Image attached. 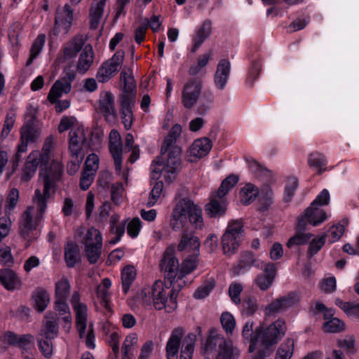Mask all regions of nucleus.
<instances>
[{"label": "nucleus", "mask_w": 359, "mask_h": 359, "mask_svg": "<svg viewBox=\"0 0 359 359\" xmlns=\"http://www.w3.org/2000/svg\"><path fill=\"white\" fill-rule=\"evenodd\" d=\"M72 85L69 81L57 80L52 86L48 95V100L50 103L56 102V100L62 97L63 94H67L70 92Z\"/></svg>", "instance_id": "c756f323"}, {"label": "nucleus", "mask_w": 359, "mask_h": 359, "mask_svg": "<svg viewBox=\"0 0 359 359\" xmlns=\"http://www.w3.org/2000/svg\"><path fill=\"white\" fill-rule=\"evenodd\" d=\"M264 273L258 275L255 279V283L262 291L268 290L273 282L276 276V266L273 263H267L263 265Z\"/></svg>", "instance_id": "4be33fe9"}, {"label": "nucleus", "mask_w": 359, "mask_h": 359, "mask_svg": "<svg viewBox=\"0 0 359 359\" xmlns=\"http://www.w3.org/2000/svg\"><path fill=\"white\" fill-rule=\"evenodd\" d=\"M238 182V176L230 175L222 182L217 192L212 194L210 202L205 205L206 213L210 217H219L224 214L227 205V201L224 196Z\"/></svg>", "instance_id": "0eeeda50"}, {"label": "nucleus", "mask_w": 359, "mask_h": 359, "mask_svg": "<svg viewBox=\"0 0 359 359\" xmlns=\"http://www.w3.org/2000/svg\"><path fill=\"white\" fill-rule=\"evenodd\" d=\"M160 268L164 273L165 278L167 280L170 285H174L176 283V287H182L180 282H177L180 271L179 262L174 255L167 250L163 255V257L160 264Z\"/></svg>", "instance_id": "f8f14e48"}, {"label": "nucleus", "mask_w": 359, "mask_h": 359, "mask_svg": "<svg viewBox=\"0 0 359 359\" xmlns=\"http://www.w3.org/2000/svg\"><path fill=\"white\" fill-rule=\"evenodd\" d=\"M198 256L190 255L186 258L182 264L177 282L182 281L183 277L191 273L197 266Z\"/></svg>", "instance_id": "ea45409f"}, {"label": "nucleus", "mask_w": 359, "mask_h": 359, "mask_svg": "<svg viewBox=\"0 0 359 359\" xmlns=\"http://www.w3.org/2000/svg\"><path fill=\"white\" fill-rule=\"evenodd\" d=\"M107 0H94L89 8V22L91 29H97L104 22V11Z\"/></svg>", "instance_id": "412c9836"}, {"label": "nucleus", "mask_w": 359, "mask_h": 359, "mask_svg": "<svg viewBox=\"0 0 359 359\" xmlns=\"http://www.w3.org/2000/svg\"><path fill=\"white\" fill-rule=\"evenodd\" d=\"M45 43V35L40 34L34 40L30 50V57L26 62V65H30L33 60L40 53Z\"/></svg>", "instance_id": "de8ad7c7"}, {"label": "nucleus", "mask_w": 359, "mask_h": 359, "mask_svg": "<svg viewBox=\"0 0 359 359\" xmlns=\"http://www.w3.org/2000/svg\"><path fill=\"white\" fill-rule=\"evenodd\" d=\"M336 304L348 316H354L359 318V303L354 304L338 299L336 300Z\"/></svg>", "instance_id": "4d7b16f0"}, {"label": "nucleus", "mask_w": 359, "mask_h": 359, "mask_svg": "<svg viewBox=\"0 0 359 359\" xmlns=\"http://www.w3.org/2000/svg\"><path fill=\"white\" fill-rule=\"evenodd\" d=\"M40 163L41 165H46L44 162H42L40 151L35 150L32 151L27 157L22 170L21 180L27 182L33 177Z\"/></svg>", "instance_id": "6ab92c4d"}, {"label": "nucleus", "mask_w": 359, "mask_h": 359, "mask_svg": "<svg viewBox=\"0 0 359 359\" xmlns=\"http://www.w3.org/2000/svg\"><path fill=\"white\" fill-rule=\"evenodd\" d=\"M51 340L52 339H44L43 337L37 339L39 348L43 355L46 358H50L53 355V348Z\"/></svg>", "instance_id": "e2e57ef3"}, {"label": "nucleus", "mask_w": 359, "mask_h": 359, "mask_svg": "<svg viewBox=\"0 0 359 359\" xmlns=\"http://www.w3.org/2000/svg\"><path fill=\"white\" fill-rule=\"evenodd\" d=\"M348 220L344 219L337 225L332 226L326 234V237L329 238L330 243H334L338 241L344 234L345 227L348 225Z\"/></svg>", "instance_id": "79ce46f5"}, {"label": "nucleus", "mask_w": 359, "mask_h": 359, "mask_svg": "<svg viewBox=\"0 0 359 359\" xmlns=\"http://www.w3.org/2000/svg\"><path fill=\"white\" fill-rule=\"evenodd\" d=\"M123 192V184L121 182L112 184L111 186V198L112 201L116 204H119L122 201V195Z\"/></svg>", "instance_id": "774afa93"}, {"label": "nucleus", "mask_w": 359, "mask_h": 359, "mask_svg": "<svg viewBox=\"0 0 359 359\" xmlns=\"http://www.w3.org/2000/svg\"><path fill=\"white\" fill-rule=\"evenodd\" d=\"M259 305L255 297H247L244 298L242 303V313L247 316L254 315L258 310Z\"/></svg>", "instance_id": "3c124183"}, {"label": "nucleus", "mask_w": 359, "mask_h": 359, "mask_svg": "<svg viewBox=\"0 0 359 359\" xmlns=\"http://www.w3.org/2000/svg\"><path fill=\"white\" fill-rule=\"evenodd\" d=\"M161 172H163L165 180L168 183L172 182L175 180V178L170 180V178H168V161L166 162V165H163L159 161H154L153 163L151 165V180H158ZM169 175H170V173H169Z\"/></svg>", "instance_id": "a19ab883"}, {"label": "nucleus", "mask_w": 359, "mask_h": 359, "mask_svg": "<svg viewBox=\"0 0 359 359\" xmlns=\"http://www.w3.org/2000/svg\"><path fill=\"white\" fill-rule=\"evenodd\" d=\"M74 309L76 312V328L79 337L82 339L87 325V306L85 304H76Z\"/></svg>", "instance_id": "2f4dec72"}, {"label": "nucleus", "mask_w": 359, "mask_h": 359, "mask_svg": "<svg viewBox=\"0 0 359 359\" xmlns=\"http://www.w3.org/2000/svg\"><path fill=\"white\" fill-rule=\"evenodd\" d=\"M287 330L285 321L278 318L269 326L257 327L259 333L258 348L265 355H271L273 346L284 337Z\"/></svg>", "instance_id": "20e7f679"}, {"label": "nucleus", "mask_w": 359, "mask_h": 359, "mask_svg": "<svg viewBox=\"0 0 359 359\" xmlns=\"http://www.w3.org/2000/svg\"><path fill=\"white\" fill-rule=\"evenodd\" d=\"M254 322L252 320L247 321L243 327L242 337L245 341L250 343L249 351L253 352L259 344V333L257 328L253 330Z\"/></svg>", "instance_id": "cd10ccee"}, {"label": "nucleus", "mask_w": 359, "mask_h": 359, "mask_svg": "<svg viewBox=\"0 0 359 359\" xmlns=\"http://www.w3.org/2000/svg\"><path fill=\"white\" fill-rule=\"evenodd\" d=\"M99 110L103 114L105 120L109 123H113L116 118L114 96L109 91H103L99 98Z\"/></svg>", "instance_id": "f3484780"}, {"label": "nucleus", "mask_w": 359, "mask_h": 359, "mask_svg": "<svg viewBox=\"0 0 359 359\" xmlns=\"http://www.w3.org/2000/svg\"><path fill=\"white\" fill-rule=\"evenodd\" d=\"M313 237L311 233H299L291 237L287 242V247L292 248L295 245H304L307 243Z\"/></svg>", "instance_id": "680f3d73"}, {"label": "nucleus", "mask_w": 359, "mask_h": 359, "mask_svg": "<svg viewBox=\"0 0 359 359\" xmlns=\"http://www.w3.org/2000/svg\"><path fill=\"white\" fill-rule=\"evenodd\" d=\"M70 284L67 278L62 277L55 283V298L60 299H67L69 291Z\"/></svg>", "instance_id": "a18cd8bd"}, {"label": "nucleus", "mask_w": 359, "mask_h": 359, "mask_svg": "<svg viewBox=\"0 0 359 359\" xmlns=\"http://www.w3.org/2000/svg\"><path fill=\"white\" fill-rule=\"evenodd\" d=\"M222 328L227 334H232L236 327V320L233 315L229 312H224L220 317Z\"/></svg>", "instance_id": "13d9d810"}, {"label": "nucleus", "mask_w": 359, "mask_h": 359, "mask_svg": "<svg viewBox=\"0 0 359 359\" xmlns=\"http://www.w3.org/2000/svg\"><path fill=\"white\" fill-rule=\"evenodd\" d=\"M201 97V104L198 108V113L205 114L210 108V104L214 102V93L211 90H205L202 92Z\"/></svg>", "instance_id": "864d4df0"}, {"label": "nucleus", "mask_w": 359, "mask_h": 359, "mask_svg": "<svg viewBox=\"0 0 359 359\" xmlns=\"http://www.w3.org/2000/svg\"><path fill=\"white\" fill-rule=\"evenodd\" d=\"M174 210L185 217L196 229H201L204 225L201 209L187 198L180 199L175 205Z\"/></svg>", "instance_id": "9d476101"}, {"label": "nucleus", "mask_w": 359, "mask_h": 359, "mask_svg": "<svg viewBox=\"0 0 359 359\" xmlns=\"http://www.w3.org/2000/svg\"><path fill=\"white\" fill-rule=\"evenodd\" d=\"M136 270L132 266H127L123 268L121 273V283L123 291L126 294L136 278Z\"/></svg>", "instance_id": "4c0bfd02"}, {"label": "nucleus", "mask_w": 359, "mask_h": 359, "mask_svg": "<svg viewBox=\"0 0 359 359\" xmlns=\"http://www.w3.org/2000/svg\"><path fill=\"white\" fill-rule=\"evenodd\" d=\"M182 132L181 126L175 124L172 127L169 131L168 135L163 142L161 154L163 156L166 152H168V175L170 180L174 179L176 177V172L180 165V155L182 149L180 147L175 146L177 138L180 135Z\"/></svg>", "instance_id": "39448f33"}, {"label": "nucleus", "mask_w": 359, "mask_h": 359, "mask_svg": "<svg viewBox=\"0 0 359 359\" xmlns=\"http://www.w3.org/2000/svg\"><path fill=\"white\" fill-rule=\"evenodd\" d=\"M65 259L69 268L74 267L79 259V248L72 242H68L65 247Z\"/></svg>", "instance_id": "f704fd0d"}, {"label": "nucleus", "mask_w": 359, "mask_h": 359, "mask_svg": "<svg viewBox=\"0 0 359 359\" xmlns=\"http://www.w3.org/2000/svg\"><path fill=\"white\" fill-rule=\"evenodd\" d=\"M120 80L123 83V93L121 97L128 95L135 99L136 86L131 69H123L120 74Z\"/></svg>", "instance_id": "bb28decb"}, {"label": "nucleus", "mask_w": 359, "mask_h": 359, "mask_svg": "<svg viewBox=\"0 0 359 359\" xmlns=\"http://www.w3.org/2000/svg\"><path fill=\"white\" fill-rule=\"evenodd\" d=\"M94 53L91 46H86L79 55L76 70L80 74H85L93 62Z\"/></svg>", "instance_id": "c85d7f7f"}, {"label": "nucleus", "mask_w": 359, "mask_h": 359, "mask_svg": "<svg viewBox=\"0 0 359 359\" xmlns=\"http://www.w3.org/2000/svg\"><path fill=\"white\" fill-rule=\"evenodd\" d=\"M39 336L46 339H53L57 337L58 326L55 320H47L41 329Z\"/></svg>", "instance_id": "c9c22d12"}, {"label": "nucleus", "mask_w": 359, "mask_h": 359, "mask_svg": "<svg viewBox=\"0 0 359 359\" xmlns=\"http://www.w3.org/2000/svg\"><path fill=\"white\" fill-rule=\"evenodd\" d=\"M78 122L74 116H63L58 126V131L62 133L69 129L76 128Z\"/></svg>", "instance_id": "69168bd1"}, {"label": "nucleus", "mask_w": 359, "mask_h": 359, "mask_svg": "<svg viewBox=\"0 0 359 359\" xmlns=\"http://www.w3.org/2000/svg\"><path fill=\"white\" fill-rule=\"evenodd\" d=\"M85 253L88 261L90 264H95L101 256L102 245H84Z\"/></svg>", "instance_id": "603ef678"}, {"label": "nucleus", "mask_w": 359, "mask_h": 359, "mask_svg": "<svg viewBox=\"0 0 359 359\" xmlns=\"http://www.w3.org/2000/svg\"><path fill=\"white\" fill-rule=\"evenodd\" d=\"M263 264L259 260L255 257V255L250 252H245L242 254L240 261L239 266L241 268H246L252 266L262 269Z\"/></svg>", "instance_id": "49530a36"}, {"label": "nucleus", "mask_w": 359, "mask_h": 359, "mask_svg": "<svg viewBox=\"0 0 359 359\" xmlns=\"http://www.w3.org/2000/svg\"><path fill=\"white\" fill-rule=\"evenodd\" d=\"M74 19V10L68 4H65L62 8H58L55 18V27H63L68 29Z\"/></svg>", "instance_id": "b1692460"}, {"label": "nucleus", "mask_w": 359, "mask_h": 359, "mask_svg": "<svg viewBox=\"0 0 359 359\" xmlns=\"http://www.w3.org/2000/svg\"><path fill=\"white\" fill-rule=\"evenodd\" d=\"M85 140L83 128L77 127L72 129L69 134V150L70 153L84 154L82 146Z\"/></svg>", "instance_id": "5701e85b"}, {"label": "nucleus", "mask_w": 359, "mask_h": 359, "mask_svg": "<svg viewBox=\"0 0 359 359\" xmlns=\"http://www.w3.org/2000/svg\"><path fill=\"white\" fill-rule=\"evenodd\" d=\"M203 88L202 79L191 78L183 84L181 90V103L187 109L194 108L199 101Z\"/></svg>", "instance_id": "1a4fd4ad"}, {"label": "nucleus", "mask_w": 359, "mask_h": 359, "mask_svg": "<svg viewBox=\"0 0 359 359\" xmlns=\"http://www.w3.org/2000/svg\"><path fill=\"white\" fill-rule=\"evenodd\" d=\"M84 41L81 37H75L64 48V55L67 58L74 57L82 49Z\"/></svg>", "instance_id": "58836bf2"}, {"label": "nucleus", "mask_w": 359, "mask_h": 359, "mask_svg": "<svg viewBox=\"0 0 359 359\" xmlns=\"http://www.w3.org/2000/svg\"><path fill=\"white\" fill-rule=\"evenodd\" d=\"M185 330L182 327H175L170 333L165 346L167 359H178L181 347L180 359H192L196 335L189 333L184 337Z\"/></svg>", "instance_id": "7ed1b4c3"}, {"label": "nucleus", "mask_w": 359, "mask_h": 359, "mask_svg": "<svg viewBox=\"0 0 359 359\" xmlns=\"http://www.w3.org/2000/svg\"><path fill=\"white\" fill-rule=\"evenodd\" d=\"M121 114L122 122L126 130L130 128L133 123V112L132 107L134 104L135 100L131 97L126 95L121 97Z\"/></svg>", "instance_id": "a878e982"}, {"label": "nucleus", "mask_w": 359, "mask_h": 359, "mask_svg": "<svg viewBox=\"0 0 359 359\" xmlns=\"http://www.w3.org/2000/svg\"><path fill=\"white\" fill-rule=\"evenodd\" d=\"M294 341L287 339L279 346L275 359H290L294 351Z\"/></svg>", "instance_id": "37998d69"}, {"label": "nucleus", "mask_w": 359, "mask_h": 359, "mask_svg": "<svg viewBox=\"0 0 359 359\" xmlns=\"http://www.w3.org/2000/svg\"><path fill=\"white\" fill-rule=\"evenodd\" d=\"M187 222L188 220L185 217L172 210L169 222L170 227L172 231H180L187 225Z\"/></svg>", "instance_id": "09e8293b"}, {"label": "nucleus", "mask_w": 359, "mask_h": 359, "mask_svg": "<svg viewBox=\"0 0 359 359\" xmlns=\"http://www.w3.org/2000/svg\"><path fill=\"white\" fill-rule=\"evenodd\" d=\"M84 245H102V237L99 230L95 228L89 229L83 238Z\"/></svg>", "instance_id": "8fccbe9b"}, {"label": "nucleus", "mask_w": 359, "mask_h": 359, "mask_svg": "<svg viewBox=\"0 0 359 359\" xmlns=\"http://www.w3.org/2000/svg\"><path fill=\"white\" fill-rule=\"evenodd\" d=\"M70 154V160L67 165V170L70 175H74L79 170L83 160L84 154Z\"/></svg>", "instance_id": "5fc2aeb1"}, {"label": "nucleus", "mask_w": 359, "mask_h": 359, "mask_svg": "<svg viewBox=\"0 0 359 359\" xmlns=\"http://www.w3.org/2000/svg\"><path fill=\"white\" fill-rule=\"evenodd\" d=\"M327 163L325 156L318 152H314L310 154L308 163L311 167H315L319 169L318 172L320 174L322 172V167L325 165Z\"/></svg>", "instance_id": "bf43d9fd"}, {"label": "nucleus", "mask_w": 359, "mask_h": 359, "mask_svg": "<svg viewBox=\"0 0 359 359\" xmlns=\"http://www.w3.org/2000/svg\"><path fill=\"white\" fill-rule=\"evenodd\" d=\"M212 32V22L210 20L203 22L201 27L197 30L194 38V47L192 52H196L204 41L209 37Z\"/></svg>", "instance_id": "473e14b6"}, {"label": "nucleus", "mask_w": 359, "mask_h": 359, "mask_svg": "<svg viewBox=\"0 0 359 359\" xmlns=\"http://www.w3.org/2000/svg\"><path fill=\"white\" fill-rule=\"evenodd\" d=\"M243 223L241 219L229 222L222 237L223 252L225 255H232L238 248L243 237Z\"/></svg>", "instance_id": "6e6552de"}, {"label": "nucleus", "mask_w": 359, "mask_h": 359, "mask_svg": "<svg viewBox=\"0 0 359 359\" xmlns=\"http://www.w3.org/2000/svg\"><path fill=\"white\" fill-rule=\"evenodd\" d=\"M125 57L123 50H117L114 55L106 60L99 68L96 78L100 83H106L121 68Z\"/></svg>", "instance_id": "9b49d317"}, {"label": "nucleus", "mask_w": 359, "mask_h": 359, "mask_svg": "<svg viewBox=\"0 0 359 359\" xmlns=\"http://www.w3.org/2000/svg\"><path fill=\"white\" fill-rule=\"evenodd\" d=\"M231 64L227 60H221L214 74V85L215 88L222 91L225 89L229 79Z\"/></svg>", "instance_id": "aec40b11"}, {"label": "nucleus", "mask_w": 359, "mask_h": 359, "mask_svg": "<svg viewBox=\"0 0 359 359\" xmlns=\"http://www.w3.org/2000/svg\"><path fill=\"white\" fill-rule=\"evenodd\" d=\"M345 325L344 322L337 318H332L330 320L325 322L323 330L325 332L336 333L344 330Z\"/></svg>", "instance_id": "6e6d98bb"}, {"label": "nucleus", "mask_w": 359, "mask_h": 359, "mask_svg": "<svg viewBox=\"0 0 359 359\" xmlns=\"http://www.w3.org/2000/svg\"><path fill=\"white\" fill-rule=\"evenodd\" d=\"M20 198L19 191L15 188H12L6 199V203L4 206L5 215L11 216L16 207Z\"/></svg>", "instance_id": "c03bdc74"}, {"label": "nucleus", "mask_w": 359, "mask_h": 359, "mask_svg": "<svg viewBox=\"0 0 359 359\" xmlns=\"http://www.w3.org/2000/svg\"><path fill=\"white\" fill-rule=\"evenodd\" d=\"M212 148V142L208 137L195 140L189 149L191 156L201 158L207 155Z\"/></svg>", "instance_id": "7c9ffc66"}, {"label": "nucleus", "mask_w": 359, "mask_h": 359, "mask_svg": "<svg viewBox=\"0 0 359 359\" xmlns=\"http://www.w3.org/2000/svg\"><path fill=\"white\" fill-rule=\"evenodd\" d=\"M0 283L8 290L19 289L21 281L17 274L10 269L0 270Z\"/></svg>", "instance_id": "393cba45"}, {"label": "nucleus", "mask_w": 359, "mask_h": 359, "mask_svg": "<svg viewBox=\"0 0 359 359\" xmlns=\"http://www.w3.org/2000/svg\"><path fill=\"white\" fill-rule=\"evenodd\" d=\"M109 149L114 159L115 169L118 173L122 170L123 144L120 133L113 129L109 136Z\"/></svg>", "instance_id": "dca6fc26"}, {"label": "nucleus", "mask_w": 359, "mask_h": 359, "mask_svg": "<svg viewBox=\"0 0 359 359\" xmlns=\"http://www.w3.org/2000/svg\"><path fill=\"white\" fill-rule=\"evenodd\" d=\"M259 194L258 189L252 184H247L240 191V200L244 205H248L255 200Z\"/></svg>", "instance_id": "e433bc0d"}, {"label": "nucleus", "mask_w": 359, "mask_h": 359, "mask_svg": "<svg viewBox=\"0 0 359 359\" xmlns=\"http://www.w3.org/2000/svg\"><path fill=\"white\" fill-rule=\"evenodd\" d=\"M216 351L215 359H238L240 351L216 330H211L204 346V353Z\"/></svg>", "instance_id": "423d86ee"}, {"label": "nucleus", "mask_w": 359, "mask_h": 359, "mask_svg": "<svg viewBox=\"0 0 359 359\" xmlns=\"http://www.w3.org/2000/svg\"><path fill=\"white\" fill-rule=\"evenodd\" d=\"M32 299L35 308L39 311H43L50 302V296L47 291L41 287L36 288L32 293Z\"/></svg>", "instance_id": "72a5a7b5"}, {"label": "nucleus", "mask_w": 359, "mask_h": 359, "mask_svg": "<svg viewBox=\"0 0 359 359\" xmlns=\"http://www.w3.org/2000/svg\"><path fill=\"white\" fill-rule=\"evenodd\" d=\"M62 173V165L58 161H53L49 172L43 180L42 189H36L32 197V205L28 206L22 213L18 222V232L25 239H30L31 235L41 222L47 208L50 197V189Z\"/></svg>", "instance_id": "f257e3e1"}, {"label": "nucleus", "mask_w": 359, "mask_h": 359, "mask_svg": "<svg viewBox=\"0 0 359 359\" xmlns=\"http://www.w3.org/2000/svg\"><path fill=\"white\" fill-rule=\"evenodd\" d=\"M41 133L40 123H26L20 129V144L18 147V152H25L28 143L35 142Z\"/></svg>", "instance_id": "2eb2a0df"}, {"label": "nucleus", "mask_w": 359, "mask_h": 359, "mask_svg": "<svg viewBox=\"0 0 359 359\" xmlns=\"http://www.w3.org/2000/svg\"><path fill=\"white\" fill-rule=\"evenodd\" d=\"M299 302V296L295 292H291L285 296L274 299L264 309L267 316H273L279 312L294 306Z\"/></svg>", "instance_id": "ddd939ff"}, {"label": "nucleus", "mask_w": 359, "mask_h": 359, "mask_svg": "<svg viewBox=\"0 0 359 359\" xmlns=\"http://www.w3.org/2000/svg\"><path fill=\"white\" fill-rule=\"evenodd\" d=\"M201 242L199 238L191 231L184 230L181 234L177 250L186 251L192 253V255L198 256L200 254Z\"/></svg>", "instance_id": "a211bd4d"}, {"label": "nucleus", "mask_w": 359, "mask_h": 359, "mask_svg": "<svg viewBox=\"0 0 359 359\" xmlns=\"http://www.w3.org/2000/svg\"><path fill=\"white\" fill-rule=\"evenodd\" d=\"M180 288L170 285L168 283L156 280L151 286L144 287L137 294V298L144 306H151L156 310L165 309L167 313L174 311L177 306V297Z\"/></svg>", "instance_id": "f03ea898"}, {"label": "nucleus", "mask_w": 359, "mask_h": 359, "mask_svg": "<svg viewBox=\"0 0 359 359\" xmlns=\"http://www.w3.org/2000/svg\"><path fill=\"white\" fill-rule=\"evenodd\" d=\"M163 183L162 181H156L151 189L149 197L147 201V205L151 207L154 205L162 193Z\"/></svg>", "instance_id": "052dcab7"}, {"label": "nucleus", "mask_w": 359, "mask_h": 359, "mask_svg": "<svg viewBox=\"0 0 359 359\" xmlns=\"http://www.w3.org/2000/svg\"><path fill=\"white\" fill-rule=\"evenodd\" d=\"M327 218L325 212L316 205H311L306 210L304 215L298 217L296 229L298 231L305 229L306 222L317 226Z\"/></svg>", "instance_id": "4468645a"}, {"label": "nucleus", "mask_w": 359, "mask_h": 359, "mask_svg": "<svg viewBox=\"0 0 359 359\" xmlns=\"http://www.w3.org/2000/svg\"><path fill=\"white\" fill-rule=\"evenodd\" d=\"M298 187V180L296 177H290L287 180V184L285 188L284 200L286 202L290 201L293 197L294 192Z\"/></svg>", "instance_id": "338daca9"}, {"label": "nucleus", "mask_w": 359, "mask_h": 359, "mask_svg": "<svg viewBox=\"0 0 359 359\" xmlns=\"http://www.w3.org/2000/svg\"><path fill=\"white\" fill-rule=\"evenodd\" d=\"M17 346L27 352L34 346V337L30 334L20 335Z\"/></svg>", "instance_id": "0e129e2a"}]
</instances>
